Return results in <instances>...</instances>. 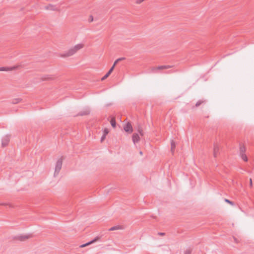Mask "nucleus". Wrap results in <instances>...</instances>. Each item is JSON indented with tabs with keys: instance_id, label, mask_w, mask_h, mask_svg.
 <instances>
[{
	"instance_id": "nucleus-1",
	"label": "nucleus",
	"mask_w": 254,
	"mask_h": 254,
	"mask_svg": "<svg viewBox=\"0 0 254 254\" xmlns=\"http://www.w3.org/2000/svg\"><path fill=\"white\" fill-rule=\"evenodd\" d=\"M85 47L83 43H78L70 48L65 54L62 55V57H68L74 55L77 51L82 49Z\"/></svg>"
},
{
	"instance_id": "nucleus-2",
	"label": "nucleus",
	"mask_w": 254,
	"mask_h": 254,
	"mask_svg": "<svg viewBox=\"0 0 254 254\" xmlns=\"http://www.w3.org/2000/svg\"><path fill=\"white\" fill-rule=\"evenodd\" d=\"M63 164V160L62 159H59L56 163V166L55 168V171L54 175L55 177H56L58 175L60 171H61Z\"/></svg>"
},
{
	"instance_id": "nucleus-3",
	"label": "nucleus",
	"mask_w": 254,
	"mask_h": 254,
	"mask_svg": "<svg viewBox=\"0 0 254 254\" xmlns=\"http://www.w3.org/2000/svg\"><path fill=\"white\" fill-rule=\"evenodd\" d=\"M121 60H122V59H118L114 63L112 67L110 68V69H109V71L105 75H104L102 78H101V80H105V79H106L110 74L112 72V71H113L114 68H115V66H116V64L119 62Z\"/></svg>"
},
{
	"instance_id": "nucleus-4",
	"label": "nucleus",
	"mask_w": 254,
	"mask_h": 254,
	"mask_svg": "<svg viewBox=\"0 0 254 254\" xmlns=\"http://www.w3.org/2000/svg\"><path fill=\"white\" fill-rule=\"evenodd\" d=\"M124 129L128 133H131L133 131L132 127L131 124L129 122H126L124 124Z\"/></svg>"
},
{
	"instance_id": "nucleus-5",
	"label": "nucleus",
	"mask_w": 254,
	"mask_h": 254,
	"mask_svg": "<svg viewBox=\"0 0 254 254\" xmlns=\"http://www.w3.org/2000/svg\"><path fill=\"white\" fill-rule=\"evenodd\" d=\"M20 65H15L11 67H0V71H10L18 69Z\"/></svg>"
},
{
	"instance_id": "nucleus-6",
	"label": "nucleus",
	"mask_w": 254,
	"mask_h": 254,
	"mask_svg": "<svg viewBox=\"0 0 254 254\" xmlns=\"http://www.w3.org/2000/svg\"><path fill=\"white\" fill-rule=\"evenodd\" d=\"M9 140H10V139L8 137H5L3 138L2 139V141H1L2 147H4L7 146L9 142Z\"/></svg>"
},
{
	"instance_id": "nucleus-7",
	"label": "nucleus",
	"mask_w": 254,
	"mask_h": 254,
	"mask_svg": "<svg viewBox=\"0 0 254 254\" xmlns=\"http://www.w3.org/2000/svg\"><path fill=\"white\" fill-rule=\"evenodd\" d=\"M90 110L88 108L83 109L80 113L81 116L88 115L90 114Z\"/></svg>"
},
{
	"instance_id": "nucleus-8",
	"label": "nucleus",
	"mask_w": 254,
	"mask_h": 254,
	"mask_svg": "<svg viewBox=\"0 0 254 254\" xmlns=\"http://www.w3.org/2000/svg\"><path fill=\"white\" fill-rule=\"evenodd\" d=\"M139 139V136L137 133H134L132 135V140L134 143L138 142Z\"/></svg>"
},
{
	"instance_id": "nucleus-9",
	"label": "nucleus",
	"mask_w": 254,
	"mask_h": 254,
	"mask_svg": "<svg viewBox=\"0 0 254 254\" xmlns=\"http://www.w3.org/2000/svg\"><path fill=\"white\" fill-rule=\"evenodd\" d=\"M30 238V236L29 235H23L19 237V240L21 241H24L29 239Z\"/></svg>"
},
{
	"instance_id": "nucleus-10",
	"label": "nucleus",
	"mask_w": 254,
	"mask_h": 254,
	"mask_svg": "<svg viewBox=\"0 0 254 254\" xmlns=\"http://www.w3.org/2000/svg\"><path fill=\"white\" fill-rule=\"evenodd\" d=\"M110 124L112 126V127L115 128H116V120H115V118H112V119H111L110 121Z\"/></svg>"
},
{
	"instance_id": "nucleus-11",
	"label": "nucleus",
	"mask_w": 254,
	"mask_h": 254,
	"mask_svg": "<svg viewBox=\"0 0 254 254\" xmlns=\"http://www.w3.org/2000/svg\"><path fill=\"white\" fill-rule=\"evenodd\" d=\"M176 148V144L174 141H172L171 143V149L172 152H174Z\"/></svg>"
},
{
	"instance_id": "nucleus-12",
	"label": "nucleus",
	"mask_w": 254,
	"mask_h": 254,
	"mask_svg": "<svg viewBox=\"0 0 254 254\" xmlns=\"http://www.w3.org/2000/svg\"><path fill=\"white\" fill-rule=\"evenodd\" d=\"M109 132V129L107 128H104L103 129V134L105 135H107Z\"/></svg>"
},
{
	"instance_id": "nucleus-13",
	"label": "nucleus",
	"mask_w": 254,
	"mask_h": 254,
	"mask_svg": "<svg viewBox=\"0 0 254 254\" xmlns=\"http://www.w3.org/2000/svg\"><path fill=\"white\" fill-rule=\"evenodd\" d=\"M241 157H242V159L245 162H247L248 161V157L247 156H246V154H242V156H241Z\"/></svg>"
},
{
	"instance_id": "nucleus-14",
	"label": "nucleus",
	"mask_w": 254,
	"mask_h": 254,
	"mask_svg": "<svg viewBox=\"0 0 254 254\" xmlns=\"http://www.w3.org/2000/svg\"><path fill=\"white\" fill-rule=\"evenodd\" d=\"M224 200L226 202L228 203V204H229L232 206L234 205V203L232 201H230V200H229L228 199H225Z\"/></svg>"
},
{
	"instance_id": "nucleus-15",
	"label": "nucleus",
	"mask_w": 254,
	"mask_h": 254,
	"mask_svg": "<svg viewBox=\"0 0 254 254\" xmlns=\"http://www.w3.org/2000/svg\"><path fill=\"white\" fill-rule=\"evenodd\" d=\"M91 244V243L88 242L87 243H86L85 244L82 245L80 246V248H84L85 247H86L87 246H89Z\"/></svg>"
},
{
	"instance_id": "nucleus-16",
	"label": "nucleus",
	"mask_w": 254,
	"mask_h": 254,
	"mask_svg": "<svg viewBox=\"0 0 254 254\" xmlns=\"http://www.w3.org/2000/svg\"><path fill=\"white\" fill-rule=\"evenodd\" d=\"M120 229V227H118V226H116V227H112L110 229V231H114V230H118V229Z\"/></svg>"
},
{
	"instance_id": "nucleus-17",
	"label": "nucleus",
	"mask_w": 254,
	"mask_h": 254,
	"mask_svg": "<svg viewBox=\"0 0 254 254\" xmlns=\"http://www.w3.org/2000/svg\"><path fill=\"white\" fill-rule=\"evenodd\" d=\"M99 239V237H96L94 240H93L92 241H90L89 242L91 243V244H92L96 242V241H97Z\"/></svg>"
},
{
	"instance_id": "nucleus-18",
	"label": "nucleus",
	"mask_w": 254,
	"mask_h": 254,
	"mask_svg": "<svg viewBox=\"0 0 254 254\" xmlns=\"http://www.w3.org/2000/svg\"><path fill=\"white\" fill-rule=\"evenodd\" d=\"M106 135H105L103 134V136H102V137L101 138V142H102L103 141H104V140L106 138Z\"/></svg>"
},
{
	"instance_id": "nucleus-19",
	"label": "nucleus",
	"mask_w": 254,
	"mask_h": 254,
	"mask_svg": "<svg viewBox=\"0 0 254 254\" xmlns=\"http://www.w3.org/2000/svg\"><path fill=\"white\" fill-rule=\"evenodd\" d=\"M250 185L251 187H252V186H253V182H252V179H250Z\"/></svg>"
},
{
	"instance_id": "nucleus-20",
	"label": "nucleus",
	"mask_w": 254,
	"mask_h": 254,
	"mask_svg": "<svg viewBox=\"0 0 254 254\" xmlns=\"http://www.w3.org/2000/svg\"><path fill=\"white\" fill-rule=\"evenodd\" d=\"M89 21L90 22H92L93 21V17L92 16H90L89 17Z\"/></svg>"
},
{
	"instance_id": "nucleus-21",
	"label": "nucleus",
	"mask_w": 254,
	"mask_h": 254,
	"mask_svg": "<svg viewBox=\"0 0 254 254\" xmlns=\"http://www.w3.org/2000/svg\"><path fill=\"white\" fill-rule=\"evenodd\" d=\"M185 254H190V251L189 250L187 251L185 253Z\"/></svg>"
},
{
	"instance_id": "nucleus-22",
	"label": "nucleus",
	"mask_w": 254,
	"mask_h": 254,
	"mask_svg": "<svg viewBox=\"0 0 254 254\" xmlns=\"http://www.w3.org/2000/svg\"><path fill=\"white\" fill-rule=\"evenodd\" d=\"M139 132L140 133L141 135H143V133L141 131H139Z\"/></svg>"
},
{
	"instance_id": "nucleus-23",
	"label": "nucleus",
	"mask_w": 254,
	"mask_h": 254,
	"mask_svg": "<svg viewBox=\"0 0 254 254\" xmlns=\"http://www.w3.org/2000/svg\"><path fill=\"white\" fill-rule=\"evenodd\" d=\"M245 150V148H243V150L242 149V151H244Z\"/></svg>"
},
{
	"instance_id": "nucleus-24",
	"label": "nucleus",
	"mask_w": 254,
	"mask_h": 254,
	"mask_svg": "<svg viewBox=\"0 0 254 254\" xmlns=\"http://www.w3.org/2000/svg\"><path fill=\"white\" fill-rule=\"evenodd\" d=\"M198 105H199V103H197V104H196V106H197Z\"/></svg>"
}]
</instances>
